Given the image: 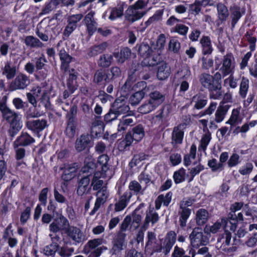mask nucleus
Here are the masks:
<instances>
[{"mask_svg": "<svg viewBox=\"0 0 257 257\" xmlns=\"http://www.w3.org/2000/svg\"><path fill=\"white\" fill-rule=\"evenodd\" d=\"M102 126L101 121L96 120L92 124L91 135L88 134H82L77 138L75 143V149L77 152H80L85 150L88 147H91L92 137H98L101 132Z\"/></svg>", "mask_w": 257, "mask_h": 257, "instance_id": "nucleus-1", "label": "nucleus"}, {"mask_svg": "<svg viewBox=\"0 0 257 257\" xmlns=\"http://www.w3.org/2000/svg\"><path fill=\"white\" fill-rule=\"evenodd\" d=\"M199 81L202 87L209 92L211 99H219L222 95L221 85L220 83L214 81L212 75L207 73H202L199 76Z\"/></svg>", "mask_w": 257, "mask_h": 257, "instance_id": "nucleus-2", "label": "nucleus"}, {"mask_svg": "<svg viewBox=\"0 0 257 257\" xmlns=\"http://www.w3.org/2000/svg\"><path fill=\"white\" fill-rule=\"evenodd\" d=\"M0 111L3 118L10 123L16 133L22 128L21 115L8 107L6 101H0Z\"/></svg>", "mask_w": 257, "mask_h": 257, "instance_id": "nucleus-3", "label": "nucleus"}, {"mask_svg": "<svg viewBox=\"0 0 257 257\" xmlns=\"http://www.w3.org/2000/svg\"><path fill=\"white\" fill-rule=\"evenodd\" d=\"M105 241L102 238L89 240L84 245L83 251L86 254L90 253L88 257H99L103 251L107 250L105 246H99Z\"/></svg>", "mask_w": 257, "mask_h": 257, "instance_id": "nucleus-4", "label": "nucleus"}, {"mask_svg": "<svg viewBox=\"0 0 257 257\" xmlns=\"http://www.w3.org/2000/svg\"><path fill=\"white\" fill-rule=\"evenodd\" d=\"M139 52L150 66L155 65L160 60L159 56L155 54V51L148 44L142 43L139 47Z\"/></svg>", "mask_w": 257, "mask_h": 257, "instance_id": "nucleus-5", "label": "nucleus"}, {"mask_svg": "<svg viewBox=\"0 0 257 257\" xmlns=\"http://www.w3.org/2000/svg\"><path fill=\"white\" fill-rule=\"evenodd\" d=\"M189 238L191 245L194 247H198L200 245H205L208 242V237L204 234L202 229L195 228L190 234Z\"/></svg>", "mask_w": 257, "mask_h": 257, "instance_id": "nucleus-6", "label": "nucleus"}, {"mask_svg": "<svg viewBox=\"0 0 257 257\" xmlns=\"http://www.w3.org/2000/svg\"><path fill=\"white\" fill-rule=\"evenodd\" d=\"M65 233L67 236L73 241L74 245L82 244L87 239L86 235L83 231L76 226H69Z\"/></svg>", "mask_w": 257, "mask_h": 257, "instance_id": "nucleus-7", "label": "nucleus"}, {"mask_svg": "<svg viewBox=\"0 0 257 257\" xmlns=\"http://www.w3.org/2000/svg\"><path fill=\"white\" fill-rule=\"evenodd\" d=\"M69 226L68 220L63 215L60 214L50 223L49 230L53 233H57L61 231H64L65 232Z\"/></svg>", "mask_w": 257, "mask_h": 257, "instance_id": "nucleus-8", "label": "nucleus"}, {"mask_svg": "<svg viewBox=\"0 0 257 257\" xmlns=\"http://www.w3.org/2000/svg\"><path fill=\"white\" fill-rule=\"evenodd\" d=\"M30 83L29 77L23 74H18L15 79L11 83L10 89L11 91L17 89H23Z\"/></svg>", "mask_w": 257, "mask_h": 257, "instance_id": "nucleus-9", "label": "nucleus"}, {"mask_svg": "<svg viewBox=\"0 0 257 257\" xmlns=\"http://www.w3.org/2000/svg\"><path fill=\"white\" fill-rule=\"evenodd\" d=\"M186 124L181 123L174 127L172 133V144L174 147L182 143Z\"/></svg>", "mask_w": 257, "mask_h": 257, "instance_id": "nucleus-10", "label": "nucleus"}, {"mask_svg": "<svg viewBox=\"0 0 257 257\" xmlns=\"http://www.w3.org/2000/svg\"><path fill=\"white\" fill-rule=\"evenodd\" d=\"M159 219V214L154 210V208H150L146 212V216L141 226V229L146 230L149 226V223L152 225L156 223Z\"/></svg>", "mask_w": 257, "mask_h": 257, "instance_id": "nucleus-11", "label": "nucleus"}, {"mask_svg": "<svg viewBox=\"0 0 257 257\" xmlns=\"http://www.w3.org/2000/svg\"><path fill=\"white\" fill-rule=\"evenodd\" d=\"M96 196L97 199L94 206L92 211L89 213L90 215H93L100 208L101 205L103 204L107 200L109 196V193L107 190L106 187H103L98 190Z\"/></svg>", "mask_w": 257, "mask_h": 257, "instance_id": "nucleus-12", "label": "nucleus"}, {"mask_svg": "<svg viewBox=\"0 0 257 257\" xmlns=\"http://www.w3.org/2000/svg\"><path fill=\"white\" fill-rule=\"evenodd\" d=\"M220 71L223 76L232 73L234 68L233 57L231 54H226L223 57Z\"/></svg>", "mask_w": 257, "mask_h": 257, "instance_id": "nucleus-13", "label": "nucleus"}, {"mask_svg": "<svg viewBox=\"0 0 257 257\" xmlns=\"http://www.w3.org/2000/svg\"><path fill=\"white\" fill-rule=\"evenodd\" d=\"M35 142V140L28 133L24 132H21L20 135L14 142L13 146L17 148L20 146L26 147L31 145Z\"/></svg>", "mask_w": 257, "mask_h": 257, "instance_id": "nucleus-14", "label": "nucleus"}, {"mask_svg": "<svg viewBox=\"0 0 257 257\" xmlns=\"http://www.w3.org/2000/svg\"><path fill=\"white\" fill-rule=\"evenodd\" d=\"M176 240V234L173 231H170L166 234L163 243V252L165 254H168Z\"/></svg>", "mask_w": 257, "mask_h": 257, "instance_id": "nucleus-15", "label": "nucleus"}, {"mask_svg": "<svg viewBox=\"0 0 257 257\" xmlns=\"http://www.w3.org/2000/svg\"><path fill=\"white\" fill-rule=\"evenodd\" d=\"M94 12L90 11L85 16L83 20L86 26L87 32L90 36L92 35L97 30V23L94 20Z\"/></svg>", "mask_w": 257, "mask_h": 257, "instance_id": "nucleus-16", "label": "nucleus"}, {"mask_svg": "<svg viewBox=\"0 0 257 257\" xmlns=\"http://www.w3.org/2000/svg\"><path fill=\"white\" fill-rule=\"evenodd\" d=\"M133 196V193L130 191H125L120 196L118 201L114 205V210L120 212L123 210L128 205Z\"/></svg>", "mask_w": 257, "mask_h": 257, "instance_id": "nucleus-17", "label": "nucleus"}, {"mask_svg": "<svg viewBox=\"0 0 257 257\" xmlns=\"http://www.w3.org/2000/svg\"><path fill=\"white\" fill-rule=\"evenodd\" d=\"M148 87H152V89L150 90L148 94L150 97L149 100L153 103L154 105L158 107L164 101L165 95L157 90H155L153 85H149Z\"/></svg>", "mask_w": 257, "mask_h": 257, "instance_id": "nucleus-18", "label": "nucleus"}, {"mask_svg": "<svg viewBox=\"0 0 257 257\" xmlns=\"http://www.w3.org/2000/svg\"><path fill=\"white\" fill-rule=\"evenodd\" d=\"M125 237L124 233L120 232L113 239L111 248L112 254H118L123 249L125 246Z\"/></svg>", "mask_w": 257, "mask_h": 257, "instance_id": "nucleus-19", "label": "nucleus"}, {"mask_svg": "<svg viewBox=\"0 0 257 257\" xmlns=\"http://www.w3.org/2000/svg\"><path fill=\"white\" fill-rule=\"evenodd\" d=\"M90 174H86V175L78 178L77 184V193L79 196H82L88 191L90 188H88L90 183Z\"/></svg>", "mask_w": 257, "mask_h": 257, "instance_id": "nucleus-20", "label": "nucleus"}, {"mask_svg": "<svg viewBox=\"0 0 257 257\" xmlns=\"http://www.w3.org/2000/svg\"><path fill=\"white\" fill-rule=\"evenodd\" d=\"M144 13L141 10H138L134 6H130L125 12V18L130 22L133 23L141 19Z\"/></svg>", "mask_w": 257, "mask_h": 257, "instance_id": "nucleus-21", "label": "nucleus"}, {"mask_svg": "<svg viewBox=\"0 0 257 257\" xmlns=\"http://www.w3.org/2000/svg\"><path fill=\"white\" fill-rule=\"evenodd\" d=\"M112 107L119 115L126 113L130 110V107L126 104L124 97L117 98L113 102Z\"/></svg>", "mask_w": 257, "mask_h": 257, "instance_id": "nucleus-22", "label": "nucleus"}, {"mask_svg": "<svg viewBox=\"0 0 257 257\" xmlns=\"http://www.w3.org/2000/svg\"><path fill=\"white\" fill-rule=\"evenodd\" d=\"M107 177V174L104 173H101L100 171L95 172L94 174L91 186L93 190H99L102 187H106L104 185V181L102 179Z\"/></svg>", "mask_w": 257, "mask_h": 257, "instance_id": "nucleus-23", "label": "nucleus"}, {"mask_svg": "<svg viewBox=\"0 0 257 257\" xmlns=\"http://www.w3.org/2000/svg\"><path fill=\"white\" fill-rule=\"evenodd\" d=\"M152 89V87H145L142 90L133 94L130 98V102L132 105H138L145 95H148V92Z\"/></svg>", "mask_w": 257, "mask_h": 257, "instance_id": "nucleus-24", "label": "nucleus"}, {"mask_svg": "<svg viewBox=\"0 0 257 257\" xmlns=\"http://www.w3.org/2000/svg\"><path fill=\"white\" fill-rule=\"evenodd\" d=\"M126 5L124 2H119L117 6L110 8V13L108 19L111 21H114L120 18L123 15L124 9Z\"/></svg>", "mask_w": 257, "mask_h": 257, "instance_id": "nucleus-25", "label": "nucleus"}, {"mask_svg": "<svg viewBox=\"0 0 257 257\" xmlns=\"http://www.w3.org/2000/svg\"><path fill=\"white\" fill-rule=\"evenodd\" d=\"M231 18V26L234 27L241 17L244 14L245 10L236 5L230 8Z\"/></svg>", "mask_w": 257, "mask_h": 257, "instance_id": "nucleus-26", "label": "nucleus"}, {"mask_svg": "<svg viewBox=\"0 0 257 257\" xmlns=\"http://www.w3.org/2000/svg\"><path fill=\"white\" fill-rule=\"evenodd\" d=\"M28 129L33 132H40L43 131L47 125V121L45 119H37L29 121L26 122Z\"/></svg>", "mask_w": 257, "mask_h": 257, "instance_id": "nucleus-27", "label": "nucleus"}, {"mask_svg": "<svg viewBox=\"0 0 257 257\" xmlns=\"http://www.w3.org/2000/svg\"><path fill=\"white\" fill-rule=\"evenodd\" d=\"M58 51L59 56L61 62V69L64 71H66L69 68L72 57L68 54L64 48H60Z\"/></svg>", "mask_w": 257, "mask_h": 257, "instance_id": "nucleus-28", "label": "nucleus"}, {"mask_svg": "<svg viewBox=\"0 0 257 257\" xmlns=\"http://www.w3.org/2000/svg\"><path fill=\"white\" fill-rule=\"evenodd\" d=\"M191 102L193 104L194 108L201 109L206 105L207 99L203 94L198 93L193 96Z\"/></svg>", "mask_w": 257, "mask_h": 257, "instance_id": "nucleus-29", "label": "nucleus"}, {"mask_svg": "<svg viewBox=\"0 0 257 257\" xmlns=\"http://www.w3.org/2000/svg\"><path fill=\"white\" fill-rule=\"evenodd\" d=\"M131 55V50L127 48L124 47L120 50L119 52H114L113 56L116 59L118 63L122 64L127 60Z\"/></svg>", "mask_w": 257, "mask_h": 257, "instance_id": "nucleus-30", "label": "nucleus"}, {"mask_svg": "<svg viewBox=\"0 0 257 257\" xmlns=\"http://www.w3.org/2000/svg\"><path fill=\"white\" fill-rule=\"evenodd\" d=\"M24 42L27 47L31 48H42L44 47V44L39 39L33 36L25 37Z\"/></svg>", "mask_w": 257, "mask_h": 257, "instance_id": "nucleus-31", "label": "nucleus"}, {"mask_svg": "<svg viewBox=\"0 0 257 257\" xmlns=\"http://www.w3.org/2000/svg\"><path fill=\"white\" fill-rule=\"evenodd\" d=\"M217 11V17L221 23L225 22L228 18L229 13L227 8L222 3H218L216 6Z\"/></svg>", "mask_w": 257, "mask_h": 257, "instance_id": "nucleus-32", "label": "nucleus"}, {"mask_svg": "<svg viewBox=\"0 0 257 257\" xmlns=\"http://www.w3.org/2000/svg\"><path fill=\"white\" fill-rule=\"evenodd\" d=\"M171 68L165 63L159 64L158 68L157 77L160 80H165L170 75Z\"/></svg>", "mask_w": 257, "mask_h": 257, "instance_id": "nucleus-33", "label": "nucleus"}, {"mask_svg": "<svg viewBox=\"0 0 257 257\" xmlns=\"http://www.w3.org/2000/svg\"><path fill=\"white\" fill-rule=\"evenodd\" d=\"M135 118H131L127 115L122 116L118 124V132L123 133L128 126H132L135 123Z\"/></svg>", "mask_w": 257, "mask_h": 257, "instance_id": "nucleus-34", "label": "nucleus"}, {"mask_svg": "<svg viewBox=\"0 0 257 257\" xmlns=\"http://www.w3.org/2000/svg\"><path fill=\"white\" fill-rule=\"evenodd\" d=\"M228 221L226 218H222L221 222H216L212 225H206L205 228V230L208 232L212 233H217L222 226L226 227L227 226Z\"/></svg>", "mask_w": 257, "mask_h": 257, "instance_id": "nucleus-35", "label": "nucleus"}, {"mask_svg": "<svg viewBox=\"0 0 257 257\" xmlns=\"http://www.w3.org/2000/svg\"><path fill=\"white\" fill-rule=\"evenodd\" d=\"M200 43L202 47V52L204 55L210 54L213 51L210 38L208 36H203Z\"/></svg>", "mask_w": 257, "mask_h": 257, "instance_id": "nucleus-36", "label": "nucleus"}, {"mask_svg": "<svg viewBox=\"0 0 257 257\" xmlns=\"http://www.w3.org/2000/svg\"><path fill=\"white\" fill-rule=\"evenodd\" d=\"M109 160V157L106 155H102L98 157L97 167L101 169V173H104L105 174H106V172L109 169L108 164Z\"/></svg>", "mask_w": 257, "mask_h": 257, "instance_id": "nucleus-37", "label": "nucleus"}, {"mask_svg": "<svg viewBox=\"0 0 257 257\" xmlns=\"http://www.w3.org/2000/svg\"><path fill=\"white\" fill-rule=\"evenodd\" d=\"M178 213L180 215V225L181 227H184L186 225V222L191 214V210L189 208L180 207Z\"/></svg>", "mask_w": 257, "mask_h": 257, "instance_id": "nucleus-38", "label": "nucleus"}, {"mask_svg": "<svg viewBox=\"0 0 257 257\" xmlns=\"http://www.w3.org/2000/svg\"><path fill=\"white\" fill-rule=\"evenodd\" d=\"M131 132L136 142L140 141L145 136L144 128L142 124H138L134 127Z\"/></svg>", "mask_w": 257, "mask_h": 257, "instance_id": "nucleus-39", "label": "nucleus"}, {"mask_svg": "<svg viewBox=\"0 0 257 257\" xmlns=\"http://www.w3.org/2000/svg\"><path fill=\"white\" fill-rule=\"evenodd\" d=\"M196 147L194 144L191 145L189 153L184 156L183 162L185 166H189L192 163V161L196 158Z\"/></svg>", "mask_w": 257, "mask_h": 257, "instance_id": "nucleus-40", "label": "nucleus"}, {"mask_svg": "<svg viewBox=\"0 0 257 257\" xmlns=\"http://www.w3.org/2000/svg\"><path fill=\"white\" fill-rule=\"evenodd\" d=\"M77 168L75 166H69L65 168L62 175V179L65 181H69L76 175Z\"/></svg>", "mask_w": 257, "mask_h": 257, "instance_id": "nucleus-41", "label": "nucleus"}, {"mask_svg": "<svg viewBox=\"0 0 257 257\" xmlns=\"http://www.w3.org/2000/svg\"><path fill=\"white\" fill-rule=\"evenodd\" d=\"M208 218V213L205 209H199L196 214V223L198 225L204 224Z\"/></svg>", "mask_w": 257, "mask_h": 257, "instance_id": "nucleus-42", "label": "nucleus"}, {"mask_svg": "<svg viewBox=\"0 0 257 257\" xmlns=\"http://www.w3.org/2000/svg\"><path fill=\"white\" fill-rule=\"evenodd\" d=\"M103 80L108 82L110 80V74H106L105 72L102 70H98L96 71L93 77V81L97 84L100 83Z\"/></svg>", "mask_w": 257, "mask_h": 257, "instance_id": "nucleus-43", "label": "nucleus"}, {"mask_svg": "<svg viewBox=\"0 0 257 257\" xmlns=\"http://www.w3.org/2000/svg\"><path fill=\"white\" fill-rule=\"evenodd\" d=\"M77 73L76 72H71L69 74V78L67 82V86L69 91L73 93L77 89V85L76 84V79Z\"/></svg>", "mask_w": 257, "mask_h": 257, "instance_id": "nucleus-44", "label": "nucleus"}, {"mask_svg": "<svg viewBox=\"0 0 257 257\" xmlns=\"http://www.w3.org/2000/svg\"><path fill=\"white\" fill-rule=\"evenodd\" d=\"M146 187L143 188L140 183L136 180H133L130 182L128 185L129 190L132 193L134 192L135 194H144V191Z\"/></svg>", "mask_w": 257, "mask_h": 257, "instance_id": "nucleus-45", "label": "nucleus"}, {"mask_svg": "<svg viewBox=\"0 0 257 257\" xmlns=\"http://www.w3.org/2000/svg\"><path fill=\"white\" fill-rule=\"evenodd\" d=\"M191 76V72L188 67H184L179 70L176 76L177 81L189 80Z\"/></svg>", "mask_w": 257, "mask_h": 257, "instance_id": "nucleus-46", "label": "nucleus"}, {"mask_svg": "<svg viewBox=\"0 0 257 257\" xmlns=\"http://www.w3.org/2000/svg\"><path fill=\"white\" fill-rule=\"evenodd\" d=\"M47 62L46 58L42 56L36 59L35 62V67L36 71L38 72V73L40 74L41 76L45 78L47 75V73L44 72L43 70H41L45 65V63Z\"/></svg>", "mask_w": 257, "mask_h": 257, "instance_id": "nucleus-47", "label": "nucleus"}, {"mask_svg": "<svg viewBox=\"0 0 257 257\" xmlns=\"http://www.w3.org/2000/svg\"><path fill=\"white\" fill-rule=\"evenodd\" d=\"M157 107L149 99L138 108V111L143 114H147L155 110Z\"/></svg>", "mask_w": 257, "mask_h": 257, "instance_id": "nucleus-48", "label": "nucleus"}, {"mask_svg": "<svg viewBox=\"0 0 257 257\" xmlns=\"http://www.w3.org/2000/svg\"><path fill=\"white\" fill-rule=\"evenodd\" d=\"M106 47V43H102L98 45L94 46L89 49L87 55L90 57L96 56L101 53Z\"/></svg>", "mask_w": 257, "mask_h": 257, "instance_id": "nucleus-49", "label": "nucleus"}, {"mask_svg": "<svg viewBox=\"0 0 257 257\" xmlns=\"http://www.w3.org/2000/svg\"><path fill=\"white\" fill-rule=\"evenodd\" d=\"M227 110L228 106L227 105L219 106L215 113V121L217 123L222 121Z\"/></svg>", "mask_w": 257, "mask_h": 257, "instance_id": "nucleus-50", "label": "nucleus"}, {"mask_svg": "<svg viewBox=\"0 0 257 257\" xmlns=\"http://www.w3.org/2000/svg\"><path fill=\"white\" fill-rule=\"evenodd\" d=\"M211 139V134L210 132L207 129L205 133L203 135L199 147V150H202L205 152L207 149V147L209 144Z\"/></svg>", "mask_w": 257, "mask_h": 257, "instance_id": "nucleus-51", "label": "nucleus"}, {"mask_svg": "<svg viewBox=\"0 0 257 257\" xmlns=\"http://www.w3.org/2000/svg\"><path fill=\"white\" fill-rule=\"evenodd\" d=\"M112 56L109 54H103L101 55L98 61V64L102 67H109L112 61Z\"/></svg>", "mask_w": 257, "mask_h": 257, "instance_id": "nucleus-52", "label": "nucleus"}, {"mask_svg": "<svg viewBox=\"0 0 257 257\" xmlns=\"http://www.w3.org/2000/svg\"><path fill=\"white\" fill-rule=\"evenodd\" d=\"M137 212L138 209H136L132 214V222L130 227V229L132 230H136L138 228L142 221V216L138 214Z\"/></svg>", "mask_w": 257, "mask_h": 257, "instance_id": "nucleus-53", "label": "nucleus"}, {"mask_svg": "<svg viewBox=\"0 0 257 257\" xmlns=\"http://www.w3.org/2000/svg\"><path fill=\"white\" fill-rule=\"evenodd\" d=\"M249 88V80L243 77L239 86V94L242 98H244L246 96V94Z\"/></svg>", "mask_w": 257, "mask_h": 257, "instance_id": "nucleus-54", "label": "nucleus"}, {"mask_svg": "<svg viewBox=\"0 0 257 257\" xmlns=\"http://www.w3.org/2000/svg\"><path fill=\"white\" fill-rule=\"evenodd\" d=\"M59 247V245L57 243H51L44 248L43 252L46 255L54 257Z\"/></svg>", "mask_w": 257, "mask_h": 257, "instance_id": "nucleus-55", "label": "nucleus"}, {"mask_svg": "<svg viewBox=\"0 0 257 257\" xmlns=\"http://www.w3.org/2000/svg\"><path fill=\"white\" fill-rule=\"evenodd\" d=\"M83 17V15L81 14L70 16L67 20V24L76 29L78 23L82 19Z\"/></svg>", "mask_w": 257, "mask_h": 257, "instance_id": "nucleus-56", "label": "nucleus"}, {"mask_svg": "<svg viewBox=\"0 0 257 257\" xmlns=\"http://www.w3.org/2000/svg\"><path fill=\"white\" fill-rule=\"evenodd\" d=\"M148 156L144 153H140L134 156L132 160L130 163V166L133 168L139 164L142 161L147 159Z\"/></svg>", "mask_w": 257, "mask_h": 257, "instance_id": "nucleus-57", "label": "nucleus"}, {"mask_svg": "<svg viewBox=\"0 0 257 257\" xmlns=\"http://www.w3.org/2000/svg\"><path fill=\"white\" fill-rule=\"evenodd\" d=\"M208 165L213 172H221L224 169V165L215 159L209 160Z\"/></svg>", "mask_w": 257, "mask_h": 257, "instance_id": "nucleus-58", "label": "nucleus"}, {"mask_svg": "<svg viewBox=\"0 0 257 257\" xmlns=\"http://www.w3.org/2000/svg\"><path fill=\"white\" fill-rule=\"evenodd\" d=\"M88 160L90 161L88 162H87L86 160H85V165L81 169V172L83 173H86L87 174L90 173V174L93 171L95 165L91 156L88 157Z\"/></svg>", "mask_w": 257, "mask_h": 257, "instance_id": "nucleus-59", "label": "nucleus"}, {"mask_svg": "<svg viewBox=\"0 0 257 257\" xmlns=\"http://www.w3.org/2000/svg\"><path fill=\"white\" fill-rule=\"evenodd\" d=\"M193 165L194 166L193 168L188 169L191 176V180L204 169V166L201 164L199 161H195L193 163Z\"/></svg>", "mask_w": 257, "mask_h": 257, "instance_id": "nucleus-60", "label": "nucleus"}, {"mask_svg": "<svg viewBox=\"0 0 257 257\" xmlns=\"http://www.w3.org/2000/svg\"><path fill=\"white\" fill-rule=\"evenodd\" d=\"M15 67H12L9 63H7L3 69V74L6 76L8 79L13 78L16 74Z\"/></svg>", "mask_w": 257, "mask_h": 257, "instance_id": "nucleus-61", "label": "nucleus"}, {"mask_svg": "<svg viewBox=\"0 0 257 257\" xmlns=\"http://www.w3.org/2000/svg\"><path fill=\"white\" fill-rule=\"evenodd\" d=\"M74 251V249L67 246L58 248V253L61 257H70Z\"/></svg>", "mask_w": 257, "mask_h": 257, "instance_id": "nucleus-62", "label": "nucleus"}, {"mask_svg": "<svg viewBox=\"0 0 257 257\" xmlns=\"http://www.w3.org/2000/svg\"><path fill=\"white\" fill-rule=\"evenodd\" d=\"M185 174L186 170L183 168L175 171L173 175V179L175 183L178 184L183 182L185 180Z\"/></svg>", "mask_w": 257, "mask_h": 257, "instance_id": "nucleus-63", "label": "nucleus"}, {"mask_svg": "<svg viewBox=\"0 0 257 257\" xmlns=\"http://www.w3.org/2000/svg\"><path fill=\"white\" fill-rule=\"evenodd\" d=\"M241 162L240 156L237 153H233L229 157L227 163L229 168L236 167Z\"/></svg>", "mask_w": 257, "mask_h": 257, "instance_id": "nucleus-64", "label": "nucleus"}]
</instances>
